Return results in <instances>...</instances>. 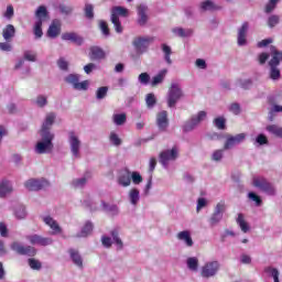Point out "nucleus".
Here are the masks:
<instances>
[{
    "label": "nucleus",
    "instance_id": "12",
    "mask_svg": "<svg viewBox=\"0 0 282 282\" xmlns=\"http://www.w3.org/2000/svg\"><path fill=\"white\" fill-rule=\"evenodd\" d=\"M25 188H28V191H45V188H50V186H52V184L46 180V178H31L28 180L24 183Z\"/></svg>",
    "mask_w": 282,
    "mask_h": 282
},
{
    "label": "nucleus",
    "instance_id": "48",
    "mask_svg": "<svg viewBox=\"0 0 282 282\" xmlns=\"http://www.w3.org/2000/svg\"><path fill=\"white\" fill-rule=\"evenodd\" d=\"M268 137H265L263 133L258 134L253 140L254 147H263V144H268Z\"/></svg>",
    "mask_w": 282,
    "mask_h": 282
},
{
    "label": "nucleus",
    "instance_id": "29",
    "mask_svg": "<svg viewBox=\"0 0 282 282\" xmlns=\"http://www.w3.org/2000/svg\"><path fill=\"white\" fill-rule=\"evenodd\" d=\"M166 74H169V69H161L154 77H152L151 86L158 87V85H162L166 78Z\"/></svg>",
    "mask_w": 282,
    "mask_h": 282
},
{
    "label": "nucleus",
    "instance_id": "28",
    "mask_svg": "<svg viewBox=\"0 0 282 282\" xmlns=\"http://www.w3.org/2000/svg\"><path fill=\"white\" fill-rule=\"evenodd\" d=\"M68 254H69L74 265L79 268V270H83V268H84V265H83V256H80V252L76 249H69Z\"/></svg>",
    "mask_w": 282,
    "mask_h": 282
},
{
    "label": "nucleus",
    "instance_id": "56",
    "mask_svg": "<svg viewBox=\"0 0 282 282\" xmlns=\"http://www.w3.org/2000/svg\"><path fill=\"white\" fill-rule=\"evenodd\" d=\"M4 111L10 116H14L15 113H19V107H17V104L14 102H9L7 104Z\"/></svg>",
    "mask_w": 282,
    "mask_h": 282
},
{
    "label": "nucleus",
    "instance_id": "31",
    "mask_svg": "<svg viewBox=\"0 0 282 282\" xmlns=\"http://www.w3.org/2000/svg\"><path fill=\"white\" fill-rule=\"evenodd\" d=\"M17 35V29L12 24H8L3 30H2V37L4 41L10 42L14 36Z\"/></svg>",
    "mask_w": 282,
    "mask_h": 282
},
{
    "label": "nucleus",
    "instance_id": "58",
    "mask_svg": "<svg viewBox=\"0 0 282 282\" xmlns=\"http://www.w3.org/2000/svg\"><path fill=\"white\" fill-rule=\"evenodd\" d=\"M226 150H224V148L220 149V150L214 151L213 154H212L213 162H221V160H224V152Z\"/></svg>",
    "mask_w": 282,
    "mask_h": 282
},
{
    "label": "nucleus",
    "instance_id": "60",
    "mask_svg": "<svg viewBox=\"0 0 282 282\" xmlns=\"http://www.w3.org/2000/svg\"><path fill=\"white\" fill-rule=\"evenodd\" d=\"M36 254V249L32 246H24L22 249L21 256H26V257H34Z\"/></svg>",
    "mask_w": 282,
    "mask_h": 282
},
{
    "label": "nucleus",
    "instance_id": "21",
    "mask_svg": "<svg viewBox=\"0 0 282 282\" xmlns=\"http://www.w3.org/2000/svg\"><path fill=\"white\" fill-rule=\"evenodd\" d=\"M147 12H149L148 6L140 4L137 8V14H138L137 23L141 28L144 26V24L148 23V21H149V15L147 14Z\"/></svg>",
    "mask_w": 282,
    "mask_h": 282
},
{
    "label": "nucleus",
    "instance_id": "14",
    "mask_svg": "<svg viewBox=\"0 0 282 282\" xmlns=\"http://www.w3.org/2000/svg\"><path fill=\"white\" fill-rule=\"evenodd\" d=\"M246 137L247 134L243 132L236 135H227V139L224 144V150L230 151V149H235L237 144H241V142L246 141Z\"/></svg>",
    "mask_w": 282,
    "mask_h": 282
},
{
    "label": "nucleus",
    "instance_id": "47",
    "mask_svg": "<svg viewBox=\"0 0 282 282\" xmlns=\"http://www.w3.org/2000/svg\"><path fill=\"white\" fill-rule=\"evenodd\" d=\"M145 105L148 109H153L155 105H158V99L155 98V95L153 93H150L145 97Z\"/></svg>",
    "mask_w": 282,
    "mask_h": 282
},
{
    "label": "nucleus",
    "instance_id": "49",
    "mask_svg": "<svg viewBox=\"0 0 282 282\" xmlns=\"http://www.w3.org/2000/svg\"><path fill=\"white\" fill-rule=\"evenodd\" d=\"M278 3H279V0H269V2L264 7V13L272 14V11L276 10Z\"/></svg>",
    "mask_w": 282,
    "mask_h": 282
},
{
    "label": "nucleus",
    "instance_id": "24",
    "mask_svg": "<svg viewBox=\"0 0 282 282\" xmlns=\"http://www.w3.org/2000/svg\"><path fill=\"white\" fill-rule=\"evenodd\" d=\"M14 188L12 187V183L8 180L0 181V198L3 199L8 195H12Z\"/></svg>",
    "mask_w": 282,
    "mask_h": 282
},
{
    "label": "nucleus",
    "instance_id": "5",
    "mask_svg": "<svg viewBox=\"0 0 282 282\" xmlns=\"http://www.w3.org/2000/svg\"><path fill=\"white\" fill-rule=\"evenodd\" d=\"M208 117V113L204 110L198 111L196 115H193L185 123L183 124L184 133H191L195 131L204 120Z\"/></svg>",
    "mask_w": 282,
    "mask_h": 282
},
{
    "label": "nucleus",
    "instance_id": "57",
    "mask_svg": "<svg viewBox=\"0 0 282 282\" xmlns=\"http://www.w3.org/2000/svg\"><path fill=\"white\" fill-rule=\"evenodd\" d=\"M99 30L101 31V33L104 34V36L107 39L110 36V32H109V25L107 24L106 21L100 20L99 21Z\"/></svg>",
    "mask_w": 282,
    "mask_h": 282
},
{
    "label": "nucleus",
    "instance_id": "64",
    "mask_svg": "<svg viewBox=\"0 0 282 282\" xmlns=\"http://www.w3.org/2000/svg\"><path fill=\"white\" fill-rule=\"evenodd\" d=\"M138 80L141 85H147L151 80V75H149V73H141Z\"/></svg>",
    "mask_w": 282,
    "mask_h": 282
},
{
    "label": "nucleus",
    "instance_id": "27",
    "mask_svg": "<svg viewBox=\"0 0 282 282\" xmlns=\"http://www.w3.org/2000/svg\"><path fill=\"white\" fill-rule=\"evenodd\" d=\"M176 239L178 241H183L187 248H193L194 243L193 242V237H191V231L188 230H183L176 235Z\"/></svg>",
    "mask_w": 282,
    "mask_h": 282
},
{
    "label": "nucleus",
    "instance_id": "62",
    "mask_svg": "<svg viewBox=\"0 0 282 282\" xmlns=\"http://www.w3.org/2000/svg\"><path fill=\"white\" fill-rule=\"evenodd\" d=\"M86 19H94V4L86 3L84 8Z\"/></svg>",
    "mask_w": 282,
    "mask_h": 282
},
{
    "label": "nucleus",
    "instance_id": "44",
    "mask_svg": "<svg viewBox=\"0 0 282 282\" xmlns=\"http://www.w3.org/2000/svg\"><path fill=\"white\" fill-rule=\"evenodd\" d=\"M14 215L17 219H25V217H28V212L25 210V206L23 205L15 206Z\"/></svg>",
    "mask_w": 282,
    "mask_h": 282
},
{
    "label": "nucleus",
    "instance_id": "2",
    "mask_svg": "<svg viewBox=\"0 0 282 282\" xmlns=\"http://www.w3.org/2000/svg\"><path fill=\"white\" fill-rule=\"evenodd\" d=\"M184 98V90L178 83H172L166 95V102L170 109H175L177 102Z\"/></svg>",
    "mask_w": 282,
    "mask_h": 282
},
{
    "label": "nucleus",
    "instance_id": "41",
    "mask_svg": "<svg viewBox=\"0 0 282 282\" xmlns=\"http://www.w3.org/2000/svg\"><path fill=\"white\" fill-rule=\"evenodd\" d=\"M279 23H281V17L276 15V14H271L268 17L267 19V25L268 28H270L271 30L273 28H276V25H279Z\"/></svg>",
    "mask_w": 282,
    "mask_h": 282
},
{
    "label": "nucleus",
    "instance_id": "17",
    "mask_svg": "<svg viewBox=\"0 0 282 282\" xmlns=\"http://www.w3.org/2000/svg\"><path fill=\"white\" fill-rule=\"evenodd\" d=\"M169 112L166 110H162L156 113V127L159 131L165 132L169 129Z\"/></svg>",
    "mask_w": 282,
    "mask_h": 282
},
{
    "label": "nucleus",
    "instance_id": "1",
    "mask_svg": "<svg viewBox=\"0 0 282 282\" xmlns=\"http://www.w3.org/2000/svg\"><path fill=\"white\" fill-rule=\"evenodd\" d=\"M271 59L269 61V76L271 80H279L281 78V68L279 66L281 65L282 61V51L276 50V46L271 45L269 48V53H261L258 56V61L260 65H265L268 62V58Z\"/></svg>",
    "mask_w": 282,
    "mask_h": 282
},
{
    "label": "nucleus",
    "instance_id": "7",
    "mask_svg": "<svg viewBox=\"0 0 282 282\" xmlns=\"http://www.w3.org/2000/svg\"><path fill=\"white\" fill-rule=\"evenodd\" d=\"M64 83L70 85L75 91H87L89 89V80L80 82V75L76 73L65 76Z\"/></svg>",
    "mask_w": 282,
    "mask_h": 282
},
{
    "label": "nucleus",
    "instance_id": "43",
    "mask_svg": "<svg viewBox=\"0 0 282 282\" xmlns=\"http://www.w3.org/2000/svg\"><path fill=\"white\" fill-rule=\"evenodd\" d=\"M33 34L35 39H43V22L35 21L34 26H33Z\"/></svg>",
    "mask_w": 282,
    "mask_h": 282
},
{
    "label": "nucleus",
    "instance_id": "18",
    "mask_svg": "<svg viewBox=\"0 0 282 282\" xmlns=\"http://www.w3.org/2000/svg\"><path fill=\"white\" fill-rule=\"evenodd\" d=\"M117 184L122 186V188L131 186V171H129V169L121 170L118 173Z\"/></svg>",
    "mask_w": 282,
    "mask_h": 282
},
{
    "label": "nucleus",
    "instance_id": "63",
    "mask_svg": "<svg viewBox=\"0 0 282 282\" xmlns=\"http://www.w3.org/2000/svg\"><path fill=\"white\" fill-rule=\"evenodd\" d=\"M29 265H30L31 270H41V268H43V264L41 263V261H39L34 258L29 259Z\"/></svg>",
    "mask_w": 282,
    "mask_h": 282
},
{
    "label": "nucleus",
    "instance_id": "4",
    "mask_svg": "<svg viewBox=\"0 0 282 282\" xmlns=\"http://www.w3.org/2000/svg\"><path fill=\"white\" fill-rule=\"evenodd\" d=\"M208 117V113L204 110L198 111L196 115H193L185 123L183 124L184 133H191L195 131L204 120Z\"/></svg>",
    "mask_w": 282,
    "mask_h": 282
},
{
    "label": "nucleus",
    "instance_id": "26",
    "mask_svg": "<svg viewBox=\"0 0 282 282\" xmlns=\"http://www.w3.org/2000/svg\"><path fill=\"white\" fill-rule=\"evenodd\" d=\"M42 219L44 224H46V226H48L51 230H53V235H59V232H63V229L61 228L58 223L54 220V218H52L51 216H44Z\"/></svg>",
    "mask_w": 282,
    "mask_h": 282
},
{
    "label": "nucleus",
    "instance_id": "61",
    "mask_svg": "<svg viewBox=\"0 0 282 282\" xmlns=\"http://www.w3.org/2000/svg\"><path fill=\"white\" fill-rule=\"evenodd\" d=\"M132 180V183L138 185V184H142L143 178L142 175L139 174V172H130V181Z\"/></svg>",
    "mask_w": 282,
    "mask_h": 282
},
{
    "label": "nucleus",
    "instance_id": "37",
    "mask_svg": "<svg viewBox=\"0 0 282 282\" xmlns=\"http://www.w3.org/2000/svg\"><path fill=\"white\" fill-rule=\"evenodd\" d=\"M90 58H93V61H100L101 58H105V51L98 46H93L90 48Z\"/></svg>",
    "mask_w": 282,
    "mask_h": 282
},
{
    "label": "nucleus",
    "instance_id": "42",
    "mask_svg": "<svg viewBox=\"0 0 282 282\" xmlns=\"http://www.w3.org/2000/svg\"><path fill=\"white\" fill-rule=\"evenodd\" d=\"M236 221L240 227V230H242L243 232H248L250 230V226L246 221V218H243V214H238Z\"/></svg>",
    "mask_w": 282,
    "mask_h": 282
},
{
    "label": "nucleus",
    "instance_id": "16",
    "mask_svg": "<svg viewBox=\"0 0 282 282\" xmlns=\"http://www.w3.org/2000/svg\"><path fill=\"white\" fill-rule=\"evenodd\" d=\"M55 120H56V113L54 112L47 113L44 119V122L42 123L40 135H54V133H52L51 130Z\"/></svg>",
    "mask_w": 282,
    "mask_h": 282
},
{
    "label": "nucleus",
    "instance_id": "13",
    "mask_svg": "<svg viewBox=\"0 0 282 282\" xmlns=\"http://www.w3.org/2000/svg\"><path fill=\"white\" fill-rule=\"evenodd\" d=\"M180 155V152L177 151V148H172L171 150H165L160 153V164L164 169H169V162H175Z\"/></svg>",
    "mask_w": 282,
    "mask_h": 282
},
{
    "label": "nucleus",
    "instance_id": "3",
    "mask_svg": "<svg viewBox=\"0 0 282 282\" xmlns=\"http://www.w3.org/2000/svg\"><path fill=\"white\" fill-rule=\"evenodd\" d=\"M41 141H39L35 145V153L37 155H45L47 153H52L54 151V143L52 142L54 140V134H40Z\"/></svg>",
    "mask_w": 282,
    "mask_h": 282
},
{
    "label": "nucleus",
    "instance_id": "32",
    "mask_svg": "<svg viewBox=\"0 0 282 282\" xmlns=\"http://www.w3.org/2000/svg\"><path fill=\"white\" fill-rule=\"evenodd\" d=\"M128 199L132 206H138L140 202V189L133 187L128 193Z\"/></svg>",
    "mask_w": 282,
    "mask_h": 282
},
{
    "label": "nucleus",
    "instance_id": "11",
    "mask_svg": "<svg viewBox=\"0 0 282 282\" xmlns=\"http://www.w3.org/2000/svg\"><path fill=\"white\" fill-rule=\"evenodd\" d=\"M224 213H226V203L224 200L217 203L214 213L210 215L208 223L212 228L219 226L221 219H224Z\"/></svg>",
    "mask_w": 282,
    "mask_h": 282
},
{
    "label": "nucleus",
    "instance_id": "35",
    "mask_svg": "<svg viewBox=\"0 0 282 282\" xmlns=\"http://www.w3.org/2000/svg\"><path fill=\"white\" fill-rule=\"evenodd\" d=\"M186 265L192 272L199 270V259L197 257H189L186 260Z\"/></svg>",
    "mask_w": 282,
    "mask_h": 282
},
{
    "label": "nucleus",
    "instance_id": "6",
    "mask_svg": "<svg viewBox=\"0 0 282 282\" xmlns=\"http://www.w3.org/2000/svg\"><path fill=\"white\" fill-rule=\"evenodd\" d=\"M221 270V263L218 260H212L204 263L200 268V276L203 279H215Z\"/></svg>",
    "mask_w": 282,
    "mask_h": 282
},
{
    "label": "nucleus",
    "instance_id": "10",
    "mask_svg": "<svg viewBox=\"0 0 282 282\" xmlns=\"http://www.w3.org/2000/svg\"><path fill=\"white\" fill-rule=\"evenodd\" d=\"M68 147L74 160H80V149H83V141H80V137H78V134H76L74 131L68 132Z\"/></svg>",
    "mask_w": 282,
    "mask_h": 282
},
{
    "label": "nucleus",
    "instance_id": "51",
    "mask_svg": "<svg viewBox=\"0 0 282 282\" xmlns=\"http://www.w3.org/2000/svg\"><path fill=\"white\" fill-rule=\"evenodd\" d=\"M110 21L113 24V28L117 34H122L123 28H122V23L120 22V18H110Z\"/></svg>",
    "mask_w": 282,
    "mask_h": 282
},
{
    "label": "nucleus",
    "instance_id": "53",
    "mask_svg": "<svg viewBox=\"0 0 282 282\" xmlns=\"http://www.w3.org/2000/svg\"><path fill=\"white\" fill-rule=\"evenodd\" d=\"M214 126L216 127V129L224 131V129H226V118H224V117L215 118Z\"/></svg>",
    "mask_w": 282,
    "mask_h": 282
},
{
    "label": "nucleus",
    "instance_id": "33",
    "mask_svg": "<svg viewBox=\"0 0 282 282\" xmlns=\"http://www.w3.org/2000/svg\"><path fill=\"white\" fill-rule=\"evenodd\" d=\"M48 17H50V12L47 11V7L45 6L37 7L35 11V18L37 19L36 21H41V23H43V21H45V19H47Z\"/></svg>",
    "mask_w": 282,
    "mask_h": 282
},
{
    "label": "nucleus",
    "instance_id": "8",
    "mask_svg": "<svg viewBox=\"0 0 282 282\" xmlns=\"http://www.w3.org/2000/svg\"><path fill=\"white\" fill-rule=\"evenodd\" d=\"M252 184L256 188H259L265 195L270 197H274L276 195V187L272 183H270L265 177H254L252 180Z\"/></svg>",
    "mask_w": 282,
    "mask_h": 282
},
{
    "label": "nucleus",
    "instance_id": "40",
    "mask_svg": "<svg viewBox=\"0 0 282 282\" xmlns=\"http://www.w3.org/2000/svg\"><path fill=\"white\" fill-rule=\"evenodd\" d=\"M200 10L202 12H210L217 10V6H215V2L212 0H205L200 2Z\"/></svg>",
    "mask_w": 282,
    "mask_h": 282
},
{
    "label": "nucleus",
    "instance_id": "38",
    "mask_svg": "<svg viewBox=\"0 0 282 282\" xmlns=\"http://www.w3.org/2000/svg\"><path fill=\"white\" fill-rule=\"evenodd\" d=\"M161 50L164 54L165 63H167V65H173V59H171V54H173V50L171 48V46L162 44Z\"/></svg>",
    "mask_w": 282,
    "mask_h": 282
},
{
    "label": "nucleus",
    "instance_id": "46",
    "mask_svg": "<svg viewBox=\"0 0 282 282\" xmlns=\"http://www.w3.org/2000/svg\"><path fill=\"white\" fill-rule=\"evenodd\" d=\"M33 105L43 109V107H47V97L45 95H39L34 100Z\"/></svg>",
    "mask_w": 282,
    "mask_h": 282
},
{
    "label": "nucleus",
    "instance_id": "25",
    "mask_svg": "<svg viewBox=\"0 0 282 282\" xmlns=\"http://www.w3.org/2000/svg\"><path fill=\"white\" fill-rule=\"evenodd\" d=\"M46 34L48 39H57L61 35V21L53 20Z\"/></svg>",
    "mask_w": 282,
    "mask_h": 282
},
{
    "label": "nucleus",
    "instance_id": "52",
    "mask_svg": "<svg viewBox=\"0 0 282 282\" xmlns=\"http://www.w3.org/2000/svg\"><path fill=\"white\" fill-rule=\"evenodd\" d=\"M274 113H282V106L273 105L269 110V120L272 122L274 120Z\"/></svg>",
    "mask_w": 282,
    "mask_h": 282
},
{
    "label": "nucleus",
    "instance_id": "36",
    "mask_svg": "<svg viewBox=\"0 0 282 282\" xmlns=\"http://www.w3.org/2000/svg\"><path fill=\"white\" fill-rule=\"evenodd\" d=\"M118 17H129V10L123 7L112 8L111 18L118 19Z\"/></svg>",
    "mask_w": 282,
    "mask_h": 282
},
{
    "label": "nucleus",
    "instance_id": "39",
    "mask_svg": "<svg viewBox=\"0 0 282 282\" xmlns=\"http://www.w3.org/2000/svg\"><path fill=\"white\" fill-rule=\"evenodd\" d=\"M112 122L117 126V127H122V124H124L127 122V113H115L112 116Z\"/></svg>",
    "mask_w": 282,
    "mask_h": 282
},
{
    "label": "nucleus",
    "instance_id": "55",
    "mask_svg": "<svg viewBox=\"0 0 282 282\" xmlns=\"http://www.w3.org/2000/svg\"><path fill=\"white\" fill-rule=\"evenodd\" d=\"M109 141L113 147H120L122 144V139H120L116 132L110 133Z\"/></svg>",
    "mask_w": 282,
    "mask_h": 282
},
{
    "label": "nucleus",
    "instance_id": "34",
    "mask_svg": "<svg viewBox=\"0 0 282 282\" xmlns=\"http://www.w3.org/2000/svg\"><path fill=\"white\" fill-rule=\"evenodd\" d=\"M264 274H267L268 276L273 279V282H280L279 276L281 273L279 272V269H276L274 267H265Z\"/></svg>",
    "mask_w": 282,
    "mask_h": 282
},
{
    "label": "nucleus",
    "instance_id": "45",
    "mask_svg": "<svg viewBox=\"0 0 282 282\" xmlns=\"http://www.w3.org/2000/svg\"><path fill=\"white\" fill-rule=\"evenodd\" d=\"M267 131L272 135H275V138H282V127L271 124L267 127Z\"/></svg>",
    "mask_w": 282,
    "mask_h": 282
},
{
    "label": "nucleus",
    "instance_id": "50",
    "mask_svg": "<svg viewBox=\"0 0 282 282\" xmlns=\"http://www.w3.org/2000/svg\"><path fill=\"white\" fill-rule=\"evenodd\" d=\"M57 67L62 72H69V62H67V59H65V57H59L57 59Z\"/></svg>",
    "mask_w": 282,
    "mask_h": 282
},
{
    "label": "nucleus",
    "instance_id": "15",
    "mask_svg": "<svg viewBox=\"0 0 282 282\" xmlns=\"http://www.w3.org/2000/svg\"><path fill=\"white\" fill-rule=\"evenodd\" d=\"M153 37H135L132 41V45L137 51V54H144L149 50V44L152 43Z\"/></svg>",
    "mask_w": 282,
    "mask_h": 282
},
{
    "label": "nucleus",
    "instance_id": "22",
    "mask_svg": "<svg viewBox=\"0 0 282 282\" xmlns=\"http://www.w3.org/2000/svg\"><path fill=\"white\" fill-rule=\"evenodd\" d=\"M172 34L178 39H191V36L195 34V31L191 28L184 29L182 26H175L172 29Z\"/></svg>",
    "mask_w": 282,
    "mask_h": 282
},
{
    "label": "nucleus",
    "instance_id": "54",
    "mask_svg": "<svg viewBox=\"0 0 282 282\" xmlns=\"http://www.w3.org/2000/svg\"><path fill=\"white\" fill-rule=\"evenodd\" d=\"M70 184L73 188H83L87 184V177L75 178Z\"/></svg>",
    "mask_w": 282,
    "mask_h": 282
},
{
    "label": "nucleus",
    "instance_id": "59",
    "mask_svg": "<svg viewBox=\"0 0 282 282\" xmlns=\"http://www.w3.org/2000/svg\"><path fill=\"white\" fill-rule=\"evenodd\" d=\"M107 91H109V88L107 86L99 87L96 91L97 100H102L104 98H106Z\"/></svg>",
    "mask_w": 282,
    "mask_h": 282
},
{
    "label": "nucleus",
    "instance_id": "9",
    "mask_svg": "<svg viewBox=\"0 0 282 282\" xmlns=\"http://www.w3.org/2000/svg\"><path fill=\"white\" fill-rule=\"evenodd\" d=\"M110 236L111 237L101 236V246H104V248L109 249L111 248V246H113V243H116L117 250H122L124 248V242H122V239L120 238V234L118 232V230H111Z\"/></svg>",
    "mask_w": 282,
    "mask_h": 282
},
{
    "label": "nucleus",
    "instance_id": "23",
    "mask_svg": "<svg viewBox=\"0 0 282 282\" xmlns=\"http://www.w3.org/2000/svg\"><path fill=\"white\" fill-rule=\"evenodd\" d=\"M62 41H69L70 43H74L75 45H83L85 43V40L83 36L78 35L76 32H65L62 34Z\"/></svg>",
    "mask_w": 282,
    "mask_h": 282
},
{
    "label": "nucleus",
    "instance_id": "19",
    "mask_svg": "<svg viewBox=\"0 0 282 282\" xmlns=\"http://www.w3.org/2000/svg\"><path fill=\"white\" fill-rule=\"evenodd\" d=\"M26 239L32 246H52L54 243L52 238H45L39 235L28 236Z\"/></svg>",
    "mask_w": 282,
    "mask_h": 282
},
{
    "label": "nucleus",
    "instance_id": "20",
    "mask_svg": "<svg viewBox=\"0 0 282 282\" xmlns=\"http://www.w3.org/2000/svg\"><path fill=\"white\" fill-rule=\"evenodd\" d=\"M250 25L248 22H243L241 28L238 29V36H237V43L240 47H243V45H248V30Z\"/></svg>",
    "mask_w": 282,
    "mask_h": 282
},
{
    "label": "nucleus",
    "instance_id": "30",
    "mask_svg": "<svg viewBox=\"0 0 282 282\" xmlns=\"http://www.w3.org/2000/svg\"><path fill=\"white\" fill-rule=\"evenodd\" d=\"M91 232H94V224L91 221H86L82 230L76 234L75 237H77V239L87 238L89 235H91Z\"/></svg>",
    "mask_w": 282,
    "mask_h": 282
}]
</instances>
